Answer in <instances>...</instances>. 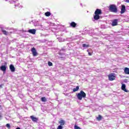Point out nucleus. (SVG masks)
<instances>
[{
    "label": "nucleus",
    "instance_id": "obj_1",
    "mask_svg": "<svg viewBox=\"0 0 129 129\" xmlns=\"http://www.w3.org/2000/svg\"><path fill=\"white\" fill-rule=\"evenodd\" d=\"M6 2H9L10 4H14L15 8L16 9H22V6L20 5V3H19V1L18 0L13 1V0H5Z\"/></svg>",
    "mask_w": 129,
    "mask_h": 129
},
{
    "label": "nucleus",
    "instance_id": "obj_2",
    "mask_svg": "<svg viewBox=\"0 0 129 129\" xmlns=\"http://www.w3.org/2000/svg\"><path fill=\"white\" fill-rule=\"evenodd\" d=\"M77 96L79 100H82V98H85L86 97V94L84 91H81L80 93H78Z\"/></svg>",
    "mask_w": 129,
    "mask_h": 129
},
{
    "label": "nucleus",
    "instance_id": "obj_3",
    "mask_svg": "<svg viewBox=\"0 0 129 129\" xmlns=\"http://www.w3.org/2000/svg\"><path fill=\"white\" fill-rule=\"evenodd\" d=\"M109 10L110 12H111L112 13H117V8L114 5H110L109 6Z\"/></svg>",
    "mask_w": 129,
    "mask_h": 129
},
{
    "label": "nucleus",
    "instance_id": "obj_4",
    "mask_svg": "<svg viewBox=\"0 0 129 129\" xmlns=\"http://www.w3.org/2000/svg\"><path fill=\"white\" fill-rule=\"evenodd\" d=\"M4 64L5 65H2L0 67V70L3 71L4 73H6L7 68H8V62L5 61Z\"/></svg>",
    "mask_w": 129,
    "mask_h": 129
},
{
    "label": "nucleus",
    "instance_id": "obj_5",
    "mask_svg": "<svg viewBox=\"0 0 129 129\" xmlns=\"http://www.w3.org/2000/svg\"><path fill=\"white\" fill-rule=\"evenodd\" d=\"M0 31L2 32L3 34L5 35V36H8V35H9V32L5 30V28L3 27H0Z\"/></svg>",
    "mask_w": 129,
    "mask_h": 129
},
{
    "label": "nucleus",
    "instance_id": "obj_6",
    "mask_svg": "<svg viewBox=\"0 0 129 129\" xmlns=\"http://www.w3.org/2000/svg\"><path fill=\"white\" fill-rule=\"evenodd\" d=\"M108 78L110 81H113V80H114V79H115V76H114V74H110L108 75Z\"/></svg>",
    "mask_w": 129,
    "mask_h": 129
},
{
    "label": "nucleus",
    "instance_id": "obj_7",
    "mask_svg": "<svg viewBox=\"0 0 129 129\" xmlns=\"http://www.w3.org/2000/svg\"><path fill=\"white\" fill-rule=\"evenodd\" d=\"M31 52L32 53L33 56H36L38 55V52H37V50H36V48H35V47L31 48Z\"/></svg>",
    "mask_w": 129,
    "mask_h": 129
},
{
    "label": "nucleus",
    "instance_id": "obj_8",
    "mask_svg": "<svg viewBox=\"0 0 129 129\" xmlns=\"http://www.w3.org/2000/svg\"><path fill=\"white\" fill-rule=\"evenodd\" d=\"M125 12V6L124 5H122L120 14L122 15V14H124Z\"/></svg>",
    "mask_w": 129,
    "mask_h": 129
},
{
    "label": "nucleus",
    "instance_id": "obj_9",
    "mask_svg": "<svg viewBox=\"0 0 129 129\" xmlns=\"http://www.w3.org/2000/svg\"><path fill=\"white\" fill-rule=\"evenodd\" d=\"M118 22V20H117V19H115V20H113V21L112 22V27H114L115 26H117Z\"/></svg>",
    "mask_w": 129,
    "mask_h": 129
},
{
    "label": "nucleus",
    "instance_id": "obj_10",
    "mask_svg": "<svg viewBox=\"0 0 129 129\" xmlns=\"http://www.w3.org/2000/svg\"><path fill=\"white\" fill-rule=\"evenodd\" d=\"M102 12H101V10L99 9H97L95 12V15H101Z\"/></svg>",
    "mask_w": 129,
    "mask_h": 129
},
{
    "label": "nucleus",
    "instance_id": "obj_11",
    "mask_svg": "<svg viewBox=\"0 0 129 129\" xmlns=\"http://www.w3.org/2000/svg\"><path fill=\"white\" fill-rule=\"evenodd\" d=\"M9 68L11 71V72H15L16 71V68H15V66L13 64H10Z\"/></svg>",
    "mask_w": 129,
    "mask_h": 129
},
{
    "label": "nucleus",
    "instance_id": "obj_12",
    "mask_svg": "<svg viewBox=\"0 0 129 129\" xmlns=\"http://www.w3.org/2000/svg\"><path fill=\"white\" fill-rule=\"evenodd\" d=\"M125 87H126L125 84H123L121 87V90H123V91H124L125 92H128V91L127 90H126Z\"/></svg>",
    "mask_w": 129,
    "mask_h": 129
},
{
    "label": "nucleus",
    "instance_id": "obj_13",
    "mask_svg": "<svg viewBox=\"0 0 129 129\" xmlns=\"http://www.w3.org/2000/svg\"><path fill=\"white\" fill-rule=\"evenodd\" d=\"M30 118H31L32 121L34 122H37L38 121V118L34 117V116H30Z\"/></svg>",
    "mask_w": 129,
    "mask_h": 129
},
{
    "label": "nucleus",
    "instance_id": "obj_14",
    "mask_svg": "<svg viewBox=\"0 0 129 129\" xmlns=\"http://www.w3.org/2000/svg\"><path fill=\"white\" fill-rule=\"evenodd\" d=\"M28 33L35 35L36 34V29H29L28 30Z\"/></svg>",
    "mask_w": 129,
    "mask_h": 129
},
{
    "label": "nucleus",
    "instance_id": "obj_15",
    "mask_svg": "<svg viewBox=\"0 0 129 129\" xmlns=\"http://www.w3.org/2000/svg\"><path fill=\"white\" fill-rule=\"evenodd\" d=\"M71 27H72L73 28H76L77 26V24L75 23V22H72L70 23Z\"/></svg>",
    "mask_w": 129,
    "mask_h": 129
},
{
    "label": "nucleus",
    "instance_id": "obj_16",
    "mask_svg": "<svg viewBox=\"0 0 129 129\" xmlns=\"http://www.w3.org/2000/svg\"><path fill=\"white\" fill-rule=\"evenodd\" d=\"M100 18V16H99L98 14H95V16H94V19L95 20L97 21L98 20H99Z\"/></svg>",
    "mask_w": 129,
    "mask_h": 129
},
{
    "label": "nucleus",
    "instance_id": "obj_17",
    "mask_svg": "<svg viewBox=\"0 0 129 129\" xmlns=\"http://www.w3.org/2000/svg\"><path fill=\"white\" fill-rule=\"evenodd\" d=\"M58 123L60 124L59 125H64V124H65V121L63 119H61L60 121H59Z\"/></svg>",
    "mask_w": 129,
    "mask_h": 129
},
{
    "label": "nucleus",
    "instance_id": "obj_18",
    "mask_svg": "<svg viewBox=\"0 0 129 129\" xmlns=\"http://www.w3.org/2000/svg\"><path fill=\"white\" fill-rule=\"evenodd\" d=\"M124 72L125 74L129 75V68H125L124 70Z\"/></svg>",
    "mask_w": 129,
    "mask_h": 129
},
{
    "label": "nucleus",
    "instance_id": "obj_19",
    "mask_svg": "<svg viewBox=\"0 0 129 129\" xmlns=\"http://www.w3.org/2000/svg\"><path fill=\"white\" fill-rule=\"evenodd\" d=\"M96 119L98 121H100V120L102 119V116H101V115H98V116L96 117Z\"/></svg>",
    "mask_w": 129,
    "mask_h": 129
},
{
    "label": "nucleus",
    "instance_id": "obj_20",
    "mask_svg": "<svg viewBox=\"0 0 129 129\" xmlns=\"http://www.w3.org/2000/svg\"><path fill=\"white\" fill-rule=\"evenodd\" d=\"M82 47L84 48V49H86L87 48H88L90 47L89 44H86L85 43H84L82 44Z\"/></svg>",
    "mask_w": 129,
    "mask_h": 129
},
{
    "label": "nucleus",
    "instance_id": "obj_21",
    "mask_svg": "<svg viewBox=\"0 0 129 129\" xmlns=\"http://www.w3.org/2000/svg\"><path fill=\"white\" fill-rule=\"evenodd\" d=\"M79 90V86H77L76 88L73 89V92H76V91H78Z\"/></svg>",
    "mask_w": 129,
    "mask_h": 129
},
{
    "label": "nucleus",
    "instance_id": "obj_22",
    "mask_svg": "<svg viewBox=\"0 0 129 129\" xmlns=\"http://www.w3.org/2000/svg\"><path fill=\"white\" fill-rule=\"evenodd\" d=\"M45 16L46 17H50L51 16V13L50 12H47L45 13Z\"/></svg>",
    "mask_w": 129,
    "mask_h": 129
},
{
    "label": "nucleus",
    "instance_id": "obj_23",
    "mask_svg": "<svg viewBox=\"0 0 129 129\" xmlns=\"http://www.w3.org/2000/svg\"><path fill=\"white\" fill-rule=\"evenodd\" d=\"M41 101H42V102H46L47 101V99H46V97H43L41 98Z\"/></svg>",
    "mask_w": 129,
    "mask_h": 129
},
{
    "label": "nucleus",
    "instance_id": "obj_24",
    "mask_svg": "<svg viewBox=\"0 0 129 129\" xmlns=\"http://www.w3.org/2000/svg\"><path fill=\"white\" fill-rule=\"evenodd\" d=\"M48 66H53V63H52L51 61H48Z\"/></svg>",
    "mask_w": 129,
    "mask_h": 129
},
{
    "label": "nucleus",
    "instance_id": "obj_25",
    "mask_svg": "<svg viewBox=\"0 0 129 129\" xmlns=\"http://www.w3.org/2000/svg\"><path fill=\"white\" fill-rule=\"evenodd\" d=\"M75 129H81L79 126H78L77 125H75L74 126Z\"/></svg>",
    "mask_w": 129,
    "mask_h": 129
},
{
    "label": "nucleus",
    "instance_id": "obj_26",
    "mask_svg": "<svg viewBox=\"0 0 129 129\" xmlns=\"http://www.w3.org/2000/svg\"><path fill=\"white\" fill-rule=\"evenodd\" d=\"M6 126L7 127H8V128H11V125L10 124V123H7L6 124Z\"/></svg>",
    "mask_w": 129,
    "mask_h": 129
},
{
    "label": "nucleus",
    "instance_id": "obj_27",
    "mask_svg": "<svg viewBox=\"0 0 129 129\" xmlns=\"http://www.w3.org/2000/svg\"><path fill=\"white\" fill-rule=\"evenodd\" d=\"M57 129H63V126L61 125H59L58 126Z\"/></svg>",
    "mask_w": 129,
    "mask_h": 129
},
{
    "label": "nucleus",
    "instance_id": "obj_28",
    "mask_svg": "<svg viewBox=\"0 0 129 129\" xmlns=\"http://www.w3.org/2000/svg\"><path fill=\"white\" fill-rule=\"evenodd\" d=\"M60 51V52H62V51L63 52H65V49L62 48Z\"/></svg>",
    "mask_w": 129,
    "mask_h": 129
},
{
    "label": "nucleus",
    "instance_id": "obj_29",
    "mask_svg": "<svg viewBox=\"0 0 129 129\" xmlns=\"http://www.w3.org/2000/svg\"><path fill=\"white\" fill-rule=\"evenodd\" d=\"M3 86H4L3 84L0 85V89H2V88H3Z\"/></svg>",
    "mask_w": 129,
    "mask_h": 129
},
{
    "label": "nucleus",
    "instance_id": "obj_30",
    "mask_svg": "<svg viewBox=\"0 0 129 129\" xmlns=\"http://www.w3.org/2000/svg\"><path fill=\"white\" fill-rule=\"evenodd\" d=\"M88 55L89 56H91V55H92V54H91V53L90 52H88Z\"/></svg>",
    "mask_w": 129,
    "mask_h": 129
},
{
    "label": "nucleus",
    "instance_id": "obj_31",
    "mask_svg": "<svg viewBox=\"0 0 129 129\" xmlns=\"http://www.w3.org/2000/svg\"><path fill=\"white\" fill-rule=\"evenodd\" d=\"M124 82L125 83H126L127 82V80H124Z\"/></svg>",
    "mask_w": 129,
    "mask_h": 129
},
{
    "label": "nucleus",
    "instance_id": "obj_32",
    "mask_svg": "<svg viewBox=\"0 0 129 129\" xmlns=\"http://www.w3.org/2000/svg\"><path fill=\"white\" fill-rule=\"evenodd\" d=\"M67 41H70L71 38H67Z\"/></svg>",
    "mask_w": 129,
    "mask_h": 129
},
{
    "label": "nucleus",
    "instance_id": "obj_33",
    "mask_svg": "<svg viewBox=\"0 0 129 129\" xmlns=\"http://www.w3.org/2000/svg\"><path fill=\"white\" fill-rule=\"evenodd\" d=\"M87 52H88V53H89V52H90V50L87 49Z\"/></svg>",
    "mask_w": 129,
    "mask_h": 129
},
{
    "label": "nucleus",
    "instance_id": "obj_34",
    "mask_svg": "<svg viewBox=\"0 0 129 129\" xmlns=\"http://www.w3.org/2000/svg\"><path fill=\"white\" fill-rule=\"evenodd\" d=\"M126 3H129V0H125Z\"/></svg>",
    "mask_w": 129,
    "mask_h": 129
},
{
    "label": "nucleus",
    "instance_id": "obj_35",
    "mask_svg": "<svg viewBox=\"0 0 129 129\" xmlns=\"http://www.w3.org/2000/svg\"><path fill=\"white\" fill-rule=\"evenodd\" d=\"M2 115H0V120L2 119Z\"/></svg>",
    "mask_w": 129,
    "mask_h": 129
},
{
    "label": "nucleus",
    "instance_id": "obj_36",
    "mask_svg": "<svg viewBox=\"0 0 129 129\" xmlns=\"http://www.w3.org/2000/svg\"><path fill=\"white\" fill-rule=\"evenodd\" d=\"M59 55H60V56H62V55H63V54H61V52H59Z\"/></svg>",
    "mask_w": 129,
    "mask_h": 129
},
{
    "label": "nucleus",
    "instance_id": "obj_37",
    "mask_svg": "<svg viewBox=\"0 0 129 129\" xmlns=\"http://www.w3.org/2000/svg\"><path fill=\"white\" fill-rule=\"evenodd\" d=\"M42 42H46V40H42Z\"/></svg>",
    "mask_w": 129,
    "mask_h": 129
},
{
    "label": "nucleus",
    "instance_id": "obj_38",
    "mask_svg": "<svg viewBox=\"0 0 129 129\" xmlns=\"http://www.w3.org/2000/svg\"><path fill=\"white\" fill-rule=\"evenodd\" d=\"M81 6H82V4H80Z\"/></svg>",
    "mask_w": 129,
    "mask_h": 129
},
{
    "label": "nucleus",
    "instance_id": "obj_39",
    "mask_svg": "<svg viewBox=\"0 0 129 129\" xmlns=\"http://www.w3.org/2000/svg\"><path fill=\"white\" fill-rule=\"evenodd\" d=\"M0 64H1V62H0Z\"/></svg>",
    "mask_w": 129,
    "mask_h": 129
}]
</instances>
